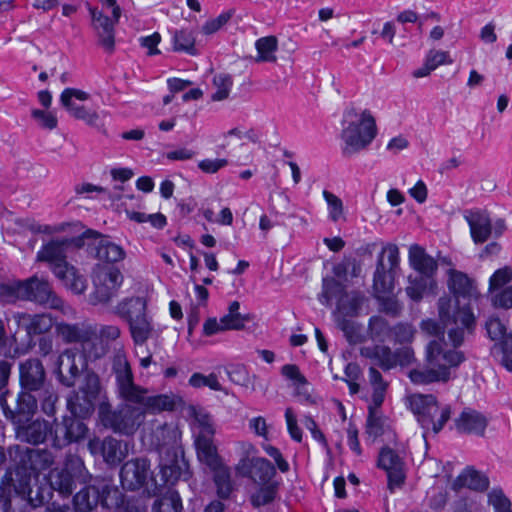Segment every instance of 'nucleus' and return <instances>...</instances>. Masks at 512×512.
<instances>
[{"label":"nucleus","mask_w":512,"mask_h":512,"mask_svg":"<svg viewBox=\"0 0 512 512\" xmlns=\"http://www.w3.org/2000/svg\"><path fill=\"white\" fill-rule=\"evenodd\" d=\"M448 287L454 297L443 296L438 300L439 320H441L450 344L459 347L465 338L466 330H470L474 323V316L467 303H460V297L464 300L476 296L473 281L464 273L450 269Z\"/></svg>","instance_id":"f257e3e1"},{"label":"nucleus","mask_w":512,"mask_h":512,"mask_svg":"<svg viewBox=\"0 0 512 512\" xmlns=\"http://www.w3.org/2000/svg\"><path fill=\"white\" fill-rule=\"evenodd\" d=\"M27 227L34 233L54 235L67 233L71 236L55 238L42 245L37 252L36 261L45 262L54 267L67 262L69 248L81 249L87 240L98 239L101 235L92 229H84L80 222H63L54 225H38L27 220Z\"/></svg>","instance_id":"f03ea898"},{"label":"nucleus","mask_w":512,"mask_h":512,"mask_svg":"<svg viewBox=\"0 0 512 512\" xmlns=\"http://www.w3.org/2000/svg\"><path fill=\"white\" fill-rule=\"evenodd\" d=\"M444 343L430 340L426 346L425 367L412 369L408 377L416 385H430L433 383H446L451 377V368L458 367L465 355L458 347L446 349Z\"/></svg>","instance_id":"7ed1b4c3"},{"label":"nucleus","mask_w":512,"mask_h":512,"mask_svg":"<svg viewBox=\"0 0 512 512\" xmlns=\"http://www.w3.org/2000/svg\"><path fill=\"white\" fill-rule=\"evenodd\" d=\"M18 456V461L13 472H7L0 484V497L6 493L11 494L12 488L17 492L25 493V487L29 484L32 476H37L41 471L46 470L54 463L52 453L46 449L21 448L16 445L10 449Z\"/></svg>","instance_id":"20e7f679"},{"label":"nucleus","mask_w":512,"mask_h":512,"mask_svg":"<svg viewBox=\"0 0 512 512\" xmlns=\"http://www.w3.org/2000/svg\"><path fill=\"white\" fill-rule=\"evenodd\" d=\"M154 444L161 455V472L167 481H175L181 476L185 466L182 451L179 448L180 432L173 426L164 424L153 432Z\"/></svg>","instance_id":"39448f33"},{"label":"nucleus","mask_w":512,"mask_h":512,"mask_svg":"<svg viewBox=\"0 0 512 512\" xmlns=\"http://www.w3.org/2000/svg\"><path fill=\"white\" fill-rule=\"evenodd\" d=\"M349 115L355 119L349 121L341 133L342 153L347 157L366 149L377 135L376 121L370 111L364 110L360 114L351 111Z\"/></svg>","instance_id":"423d86ee"},{"label":"nucleus","mask_w":512,"mask_h":512,"mask_svg":"<svg viewBox=\"0 0 512 512\" xmlns=\"http://www.w3.org/2000/svg\"><path fill=\"white\" fill-rule=\"evenodd\" d=\"M127 402L113 409L109 403H101L98 415L104 427L115 433L126 436L133 435L144 422V411L141 407Z\"/></svg>","instance_id":"0eeeda50"},{"label":"nucleus","mask_w":512,"mask_h":512,"mask_svg":"<svg viewBox=\"0 0 512 512\" xmlns=\"http://www.w3.org/2000/svg\"><path fill=\"white\" fill-rule=\"evenodd\" d=\"M407 403L422 428H431L434 433H438L450 419V406H441L432 394H411Z\"/></svg>","instance_id":"6e6552de"},{"label":"nucleus","mask_w":512,"mask_h":512,"mask_svg":"<svg viewBox=\"0 0 512 512\" xmlns=\"http://www.w3.org/2000/svg\"><path fill=\"white\" fill-rule=\"evenodd\" d=\"M90 475L83 460L75 455L66 458L63 468H54L48 474L50 487L63 497L72 494L75 483H87Z\"/></svg>","instance_id":"1a4fd4ad"},{"label":"nucleus","mask_w":512,"mask_h":512,"mask_svg":"<svg viewBox=\"0 0 512 512\" xmlns=\"http://www.w3.org/2000/svg\"><path fill=\"white\" fill-rule=\"evenodd\" d=\"M399 266V249L396 244H386L377 259L373 289L375 297L391 294L394 289V277Z\"/></svg>","instance_id":"9d476101"},{"label":"nucleus","mask_w":512,"mask_h":512,"mask_svg":"<svg viewBox=\"0 0 512 512\" xmlns=\"http://www.w3.org/2000/svg\"><path fill=\"white\" fill-rule=\"evenodd\" d=\"M195 418L200 426L199 434L195 440L198 459L210 469L218 468L222 462L213 443L215 430L211 418L207 414H196Z\"/></svg>","instance_id":"9b49d317"},{"label":"nucleus","mask_w":512,"mask_h":512,"mask_svg":"<svg viewBox=\"0 0 512 512\" xmlns=\"http://www.w3.org/2000/svg\"><path fill=\"white\" fill-rule=\"evenodd\" d=\"M153 479L150 461L144 457L128 460L120 470V481L123 489L136 491Z\"/></svg>","instance_id":"f8f14e48"},{"label":"nucleus","mask_w":512,"mask_h":512,"mask_svg":"<svg viewBox=\"0 0 512 512\" xmlns=\"http://www.w3.org/2000/svg\"><path fill=\"white\" fill-rule=\"evenodd\" d=\"M112 371L116 378L117 392L126 402L138 400L141 387L134 383L130 364L122 352H117L113 357Z\"/></svg>","instance_id":"ddd939ff"},{"label":"nucleus","mask_w":512,"mask_h":512,"mask_svg":"<svg viewBox=\"0 0 512 512\" xmlns=\"http://www.w3.org/2000/svg\"><path fill=\"white\" fill-rule=\"evenodd\" d=\"M23 286L26 288L24 300L34 301L39 304L48 305L52 309H59L64 312L71 311L70 307H65L64 302L59 298L47 279L36 275L23 280Z\"/></svg>","instance_id":"4468645a"},{"label":"nucleus","mask_w":512,"mask_h":512,"mask_svg":"<svg viewBox=\"0 0 512 512\" xmlns=\"http://www.w3.org/2000/svg\"><path fill=\"white\" fill-rule=\"evenodd\" d=\"M79 416H64L58 423L54 421L55 429L53 434V446L63 448L73 442H80L87 437L88 427L79 420Z\"/></svg>","instance_id":"2eb2a0df"},{"label":"nucleus","mask_w":512,"mask_h":512,"mask_svg":"<svg viewBox=\"0 0 512 512\" xmlns=\"http://www.w3.org/2000/svg\"><path fill=\"white\" fill-rule=\"evenodd\" d=\"M15 425V437L18 441L38 445L47 439L50 434L53 437V424L42 418L34 420H17Z\"/></svg>","instance_id":"dca6fc26"},{"label":"nucleus","mask_w":512,"mask_h":512,"mask_svg":"<svg viewBox=\"0 0 512 512\" xmlns=\"http://www.w3.org/2000/svg\"><path fill=\"white\" fill-rule=\"evenodd\" d=\"M123 281L121 272L116 268L99 273L95 280V289L91 294L92 304H106L117 295L118 288Z\"/></svg>","instance_id":"f3484780"},{"label":"nucleus","mask_w":512,"mask_h":512,"mask_svg":"<svg viewBox=\"0 0 512 512\" xmlns=\"http://www.w3.org/2000/svg\"><path fill=\"white\" fill-rule=\"evenodd\" d=\"M90 98V94L75 88H66L60 96V101L67 112L78 120L85 121L88 125H95L99 116L96 111L88 109L84 105L76 103L78 101H86Z\"/></svg>","instance_id":"a211bd4d"},{"label":"nucleus","mask_w":512,"mask_h":512,"mask_svg":"<svg viewBox=\"0 0 512 512\" xmlns=\"http://www.w3.org/2000/svg\"><path fill=\"white\" fill-rule=\"evenodd\" d=\"M19 381L23 390L37 392L46 385V371L42 362L37 358H30L19 365Z\"/></svg>","instance_id":"6ab92c4d"},{"label":"nucleus","mask_w":512,"mask_h":512,"mask_svg":"<svg viewBox=\"0 0 512 512\" xmlns=\"http://www.w3.org/2000/svg\"><path fill=\"white\" fill-rule=\"evenodd\" d=\"M378 466L387 472L388 487L391 491L400 487L405 480L403 458L393 449L384 447L378 457Z\"/></svg>","instance_id":"aec40b11"},{"label":"nucleus","mask_w":512,"mask_h":512,"mask_svg":"<svg viewBox=\"0 0 512 512\" xmlns=\"http://www.w3.org/2000/svg\"><path fill=\"white\" fill-rule=\"evenodd\" d=\"M85 361L71 349L65 350L58 357L57 373L59 381L66 387H73L83 370Z\"/></svg>","instance_id":"412c9836"},{"label":"nucleus","mask_w":512,"mask_h":512,"mask_svg":"<svg viewBox=\"0 0 512 512\" xmlns=\"http://www.w3.org/2000/svg\"><path fill=\"white\" fill-rule=\"evenodd\" d=\"M33 391L22 390L16 399L15 407L11 408L7 405L6 399H0L1 406L7 418H10L13 424L19 420L31 419L37 411V399L32 394Z\"/></svg>","instance_id":"4be33fe9"},{"label":"nucleus","mask_w":512,"mask_h":512,"mask_svg":"<svg viewBox=\"0 0 512 512\" xmlns=\"http://www.w3.org/2000/svg\"><path fill=\"white\" fill-rule=\"evenodd\" d=\"M240 473L248 475L258 485L276 482L274 466L265 458L243 459L239 466Z\"/></svg>","instance_id":"5701e85b"},{"label":"nucleus","mask_w":512,"mask_h":512,"mask_svg":"<svg viewBox=\"0 0 512 512\" xmlns=\"http://www.w3.org/2000/svg\"><path fill=\"white\" fill-rule=\"evenodd\" d=\"M90 14L92 17V24L94 29L97 31L99 37V43L108 52L113 51L115 39H114V26L117 22L112 17L104 15L102 11L91 8Z\"/></svg>","instance_id":"b1692460"},{"label":"nucleus","mask_w":512,"mask_h":512,"mask_svg":"<svg viewBox=\"0 0 512 512\" xmlns=\"http://www.w3.org/2000/svg\"><path fill=\"white\" fill-rule=\"evenodd\" d=\"M55 333L65 343H84L90 341L96 335V328L87 324L57 322L55 324Z\"/></svg>","instance_id":"393cba45"},{"label":"nucleus","mask_w":512,"mask_h":512,"mask_svg":"<svg viewBox=\"0 0 512 512\" xmlns=\"http://www.w3.org/2000/svg\"><path fill=\"white\" fill-rule=\"evenodd\" d=\"M487 419L480 412L472 409H465L455 420L456 429L460 433L475 434L483 436L487 427Z\"/></svg>","instance_id":"a878e982"},{"label":"nucleus","mask_w":512,"mask_h":512,"mask_svg":"<svg viewBox=\"0 0 512 512\" xmlns=\"http://www.w3.org/2000/svg\"><path fill=\"white\" fill-rule=\"evenodd\" d=\"M52 272L72 292L81 294L86 289L84 277L79 275L76 268L68 261L52 267Z\"/></svg>","instance_id":"bb28decb"},{"label":"nucleus","mask_w":512,"mask_h":512,"mask_svg":"<svg viewBox=\"0 0 512 512\" xmlns=\"http://www.w3.org/2000/svg\"><path fill=\"white\" fill-rule=\"evenodd\" d=\"M129 451V442L116 439L112 436L104 438L102 457L108 465L116 466L120 464L128 456Z\"/></svg>","instance_id":"cd10ccee"},{"label":"nucleus","mask_w":512,"mask_h":512,"mask_svg":"<svg viewBox=\"0 0 512 512\" xmlns=\"http://www.w3.org/2000/svg\"><path fill=\"white\" fill-rule=\"evenodd\" d=\"M465 219L469 224L472 239L475 243L480 244L488 240L491 235V220L484 212H469L465 215Z\"/></svg>","instance_id":"c85d7f7f"},{"label":"nucleus","mask_w":512,"mask_h":512,"mask_svg":"<svg viewBox=\"0 0 512 512\" xmlns=\"http://www.w3.org/2000/svg\"><path fill=\"white\" fill-rule=\"evenodd\" d=\"M408 258L411 267L419 274L433 276L437 270V262L418 244L410 246Z\"/></svg>","instance_id":"c756f323"},{"label":"nucleus","mask_w":512,"mask_h":512,"mask_svg":"<svg viewBox=\"0 0 512 512\" xmlns=\"http://www.w3.org/2000/svg\"><path fill=\"white\" fill-rule=\"evenodd\" d=\"M366 300L364 294L359 291L343 292L338 299L334 317H355L359 314L362 304Z\"/></svg>","instance_id":"7c9ffc66"},{"label":"nucleus","mask_w":512,"mask_h":512,"mask_svg":"<svg viewBox=\"0 0 512 512\" xmlns=\"http://www.w3.org/2000/svg\"><path fill=\"white\" fill-rule=\"evenodd\" d=\"M18 325H23L29 335H37L48 332L54 325L53 319L47 314H16Z\"/></svg>","instance_id":"2f4dec72"},{"label":"nucleus","mask_w":512,"mask_h":512,"mask_svg":"<svg viewBox=\"0 0 512 512\" xmlns=\"http://www.w3.org/2000/svg\"><path fill=\"white\" fill-rule=\"evenodd\" d=\"M361 356L371 359L383 370L396 367L394 352L385 345L365 346L360 349Z\"/></svg>","instance_id":"473e14b6"},{"label":"nucleus","mask_w":512,"mask_h":512,"mask_svg":"<svg viewBox=\"0 0 512 512\" xmlns=\"http://www.w3.org/2000/svg\"><path fill=\"white\" fill-rule=\"evenodd\" d=\"M489 486L488 478L482 473L473 468L465 469L452 483L454 490H459L463 487L475 491H485Z\"/></svg>","instance_id":"72a5a7b5"},{"label":"nucleus","mask_w":512,"mask_h":512,"mask_svg":"<svg viewBox=\"0 0 512 512\" xmlns=\"http://www.w3.org/2000/svg\"><path fill=\"white\" fill-rule=\"evenodd\" d=\"M139 394V399L131 400L130 403L138 404V406L143 409L144 415L146 412L155 413L163 410H171L174 406L173 400L167 395L148 396L147 391L143 388H141Z\"/></svg>","instance_id":"f704fd0d"},{"label":"nucleus","mask_w":512,"mask_h":512,"mask_svg":"<svg viewBox=\"0 0 512 512\" xmlns=\"http://www.w3.org/2000/svg\"><path fill=\"white\" fill-rule=\"evenodd\" d=\"M115 313L127 322L147 314V302L143 297H132L118 303Z\"/></svg>","instance_id":"c9c22d12"},{"label":"nucleus","mask_w":512,"mask_h":512,"mask_svg":"<svg viewBox=\"0 0 512 512\" xmlns=\"http://www.w3.org/2000/svg\"><path fill=\"white\" fill-rule=\"evenodd\" d=\"M435 287L436 282L433 276L423 274L410 275L408 277L406 293L413 301L418 302L423 298L426 291H433Z\"/></svg>","instance_id":"e433bc0d"},{"label":"nucleus","mask_w":512,"mask_h":512,"mask_svg":"<svg viewBox=\"0 0 512 512\" xmlns=\"http://www.w3.org/2000/svg\"><path fill=\"white\" fill-rule=\"evenodd\" d=\"M131 337L135 344L143 345L153 337L155 330L147 314L128 321Z\"/></svg>","instance_id":"4c0bfd02"},{"label":"nucleus","mask_w":512,"mask_h":512,"mask_svg":"<svg viewBox=\"0 0 512 512\" xmlns=\"http://www.w3.org/2000/svg\"><path fill=\"white\" fill-rule=\"evenodd\" d=\"M95 400L80 391H73L67 399V409L73 416L85 418L94 411Z\"/></svg>","instance_id":"58836bf2"},{"label":"nucleus","mask_w":512,"mask_h":512,"mask_svg":"<svg viewBox=\"0 0 512 512\" xmlns=\"http://www.w3.org/2000/svg\"><path fill=\"white\" fill-rule=\"evenodd\" d=\"M257 56L254 58L256 63H276L278 51V39L275 36H266L259 38L255 42Z\"/></svg>","instance_id":"ea45409f"},{"label":"nucleus","mask_w":512,"mask_h":512,"mask_svg":"<svg viewBox=\"0 0 512 512\" xmlns=\"http://www.w3.org/2000/svg\"><path fill=\"white\" fill-rule=\"evenodd\" d=\"M99 498V490L94 486H87L74 496V508L76 512H90L97 507Z\"/></svg>","instance_id":"a19ab883"},{"label":"nucleus","mask_w":512,"mask_h":512,"mask_svg":"<svg viewBox=\"0 0 512 512\" xmlns=\"http://www.w3.org/2000/svg\"><path fill=\"white\" fill-rule=\"evenodd\" d=\"M152 512H180L182 501L177 491L168 490L158 496L152 505Z\"/></svg>","instance_id":"79ce46f5"},{"label":"nucleus","mask_w":512,"mask_h":512,"mask_svg":"<svg viewBox=\"0 0 512 512\" xmlns=\"http://www.w3.org/2000/svg\"><path fill=\"white\" fill-rule=\"evenodd\" d=\"M96 256L99 260L115 263L122 261L125 258L126 253L121 246L110 242L107 239H101L97 245Z\"/></svg>","instance_id":"37998d69"},{"label":"nucleus","mask_w":512,"mask_h":512,"mask_svg":"<svg viewBox=\"0 0 512 512\" xmlns=\"http://www.w3.org/2000/svg\"><path fill=\"white\" fill-rule=\"evenodd\" d=\"M368 335L371 340L384 342L392 336V328L380 316H373L369 320Z\"/></svg>","instance_id":"c03bdc74"},{"label":"nucleus","mask_w":512,"mask_h":512,"mask_svg":"<svg viewBox=\"0 0 512 512\" xmlns=\"http://www.w3.org/2000/svg\"><path fill=\"white\" fill-rule=\"evenodd\" d=\"M29 484L25 487V493L17 492L12 488L11 498L13 502L27 501L32 508H37L45 503L46 497L44 495V489L37 487L35 490L29 488Z\"/></svg>","instance_id":"a18cd8bd"},{"label":"nucleus","mask_w":512,"mask_h":512,"mask_svg":"<svg viewBox=\"0 0 512 512\" xmlns=\"http://www.w3.org/2000/svg\"><path fill=\"white\" fill-rule=\"evenodd\" d=\"M212 470L214 471V482L217 487L218 496L228 498L233 490L229 469L220 464L218 468H212Z\"/></svg>","instance_id":"49530a36"},{"label":"nucleus","mask_w":512,"mask_h":512,"mask_svg":"<svg viewBox=\"0 0 512 512\" xmlns=\"http://www.w3.org/2000/svg\"><path fill=\"white\" fill-rule=\"evenodd\" d=\"M173 49L174 51H184L190 55H196L195 37L192 31L188 29H181L175 31L173 36Z\"/></svg>","instance_id":"de8ad7c7"},{"label":"nucleus","mask_w":512,"mask_h":512,"mask_svg":"<svg viewBox=\"0 0 512 512\" xmlns=\"http://www.w3.org/2000/svg\"><path fill=\"white\" fill-rule=\"evenodd\" d=\"M277 490L278 482L259 485V488L251 496L253 506L260 507L269 504L275 499Z\"/></svg>","instance_id":"09e8293b"},{"label":"nucleus","mask_w":512,"mask_h":512,"mask_svg":"<svg viewBox=\"0 0 512 512\" xmlns=\"http://www.w3.org/2000/svg\"><path fill=\"white\" fill-rule=\"evenodd\" d=\"M227 374L229 379L237 385L243 386V387H249L251 386V389L253 391L256 390L255 384L251 383V380H256V375L250 376L247 368L244 365L237 364L232 365L227 369Z\"/></svg>","instance_id":"8fccbe9b"},{"label":"nucleus","mask_w":512,"mask_h":512,"mask_svg":"<svg viewBox=\"0 0 512 512\" xmlns=\"http://www.w3.org/2000/svg\"><path fill=\"white\" fill-rule=\"evenodd\" d=\"M26 291L23 281L0 284V298L6 302L24 300V296L27 295Z\"/></svg>","instance_id":"3c124183"},{"label":"nucleus","mask_w":512,"mask_h":512,"mask_svg":"<svg viewBox=\"0 0 512 512\" xmlns=\"http://www.w3.org/2000/svg\"><path fill=\"white\" fill-rule=\"evenodd\" d=\"M369 382L373 386L372 401L378 407L383 403L387 383L375 367H370L369 369Z\"/></svg>","instance_id":"603ef678"},{"label":"nucleus","mask_w":512,"mask_h":512,"mask_svg":"<svg viewBox=\"0 0 512 512\" xmlns=\"http://www.w3.org/2000/svg\"><path fill=\"white\" fill-rule=\"evenodd\" d=\"M512 280V268L510 266H504L497 269L489 280L488 293L492 294L496 291L504 289Z\"/></svg>","instance_id":"864d4df0"},{"label":"nucleus","mask_w":512,"mask_h":512,"mask_svg":"<svg viewBox=\"0 0 512 512\" xmlns=\"http://www.w3.org/2000/svg\"><path fill=\"white\" fill-rule=\"evenodd\" d=\"M78 391L96 401L101 391L99 376L93 371H86Z\"/></svg>","instance_id":"5fc2aeb1"},{"label":"nucleus","mask_w":512,"mask_h":512,"mask_svg":"<svg viewBox=\"0 0 512 512\" xmlns=\"http://www.w3.org/2000/svg\"><path fill=\"white\" fill-rule=\"evenodd\" d=\"M213 84L216 92L212 95L213 101H223L229 97V93L233 84L232 77L228 74H218L213 78Z\"/></svg>","instance_id":"6e6d98bb"},{"label":"nucleus","mask_w":512,"mask_h":512,"mask_svg":"<svg viewBox=\"0 0 512 512\" xmlns=\"http://www.w3.org/2000/svg\"><path fill=\"white\" fill-rule=\"evenodd\" d=\"M323 197L327 202L329 217L333 222L345 219L342 200L330 191L324 190Z\"/></svg>","instance_id":"4d7b16f0"},{"label":"nucleus","mask_w":512,"mask_h":512,"mask_svg":"<svg viewBox=\"0 0 512 512\" xmlns=\"http://www.w3.org/2000/svg\"><path fill=\"white\" fill-rule=\"evenodd\" d=\"M335 320L337 326L343 331L345 337L350 343L356 344L362 341L360 328L355 322L340 316H336Z\"/></svg>","instance_id":"13d9d810"},{"label":"nucleus","mask_w":512,"mask_h":512,"mask_svg":"<svg viewBox=\"0 0 512 512\" xmlns=\"http://www.w3.org/2000/svg\"><path fill=\"white\" fill-rule=\"evenodd\" d=\"M58 394L52 387L45 386L40 390V406L41 410L47 416H54L56 413V403Z\"/></svg>","instance_id":"bf43d9fd"},{"label":"nucleus","mask_w":512,"mask_h":512,"mask_svg":"<svg viewBox=\"0 0 512 512\" xmlns=\"http://www.w3.org/2000/svg\"><path fill=\"white\" fill-rule=\"evenodd\" d=\"M488 504L494 508L495 512H512L511 501L500 488L492 489L488 495Z\"/></svg>","instance_id":"052dcab7"},{"label":"nucleus","mask_w":512,"mask_h":512,"mask_svg":"<svg viewBox=\"0 0 512 512\" xmlns=\"http://www.w3.org/2000/svg\"><path fill=\"white\" fill-rule=\"evenodd\" d=\"M343 292V287L338 281L333 278H325L323 279V290L319 296V301L329 306L332 298L336 295H341Z\"/></svg>","instance_id":"680f3d73"},{"label":"nucleus","mask_w":512,"mask_h":512,"mask_svg":"<svg viewBox=\"0 0 512 512\" xmlns=\"http://www.w3.org/2000/svg\"><path fill=\"white\" fill-rule=\"evenodd\" d=\"M189 384L195 388L207 386L215 391L222 390V386L214 373H211L208 376H205L201 373H194L189 379Z\"/></svg>","instance_id":"e2e57ef3"},{"label":"nucleus","mask_w":512,"mask_h":512,"mask_svg":"<svg viewBox=\"0 0 512 512\" xmlns=\"http://www.w3.org/2000/svg\"><path fill=\"white\" fill-rule=\"evenodd\" d=\"M485 328L492 341L500 343L509 334L499 318L491 317L486 321Z\"/></svg>","instance_id":"0e129e2a"},{"label":"nucleus","mask_w":512,"mask_h":512,"mask_svg":"<svg viewBox=\"0 0 512 512\" xmlns=\"http://www.w3.org/2000/svg\"><path fill=\"white\" fill-rule=\"evenodd\" d=\"M491 304L495 308L510 309L512 308V286L489 294Z\"/></svg>","instance_id":"69168bd1"},{"label":"nucleus","mask_w":512,"mask_h":512,"mask_svg":"<svg viewBox=\"0 0 512 512\" xmlns=\"http://www.w3.org/2000/svg\"><path fill=\"white\" fill-rule=\"evenodd\" d=\"M31 116L44 129L53 130L58 125L57 117L49 111L34 109L31 111Z\"/></svg>","instance_id":"338daca9"},{"label":"nucleus","mask_w":512,"mask_h":512,"mask_svg":"<svg viewBox=\"0 0 512 512\" xmlns=\"http://www.w3.org/2000/svg\"><path fill=\"white\" fill-rule=\"evenodd\" d=\"M496 347L501 352V363L512 372V333H509Z\"/></svg>","instance_id":"774afa93"}]
</instances>
